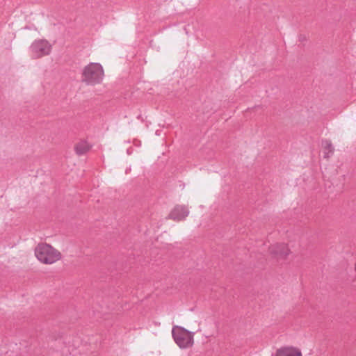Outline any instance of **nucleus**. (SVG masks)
<instances>
[{"label":"nucleus","instance_id":"nucleus-8","mask_svg":"<svg viewBox=\"0 0 356 356\" xmlns=\"http://www.w3.org/2000/svg\"><path fill=\"white\" fill-rule=\"evenodd\" d=\"M74 149L77 154H83L90 150V145L85 141H81L76 144Z\"/></svg>","mask_w":356,"mask_h":356},{"label":"nucleus","instance_id":"nucleus-9","mask_svg":"<svg viewBox=\"0 0 356 356\" xmlns=\"http://www.w3.org/2000/svg\"><path fill=\"white\" fill-rule=\"evenodd\" d=\"M322 150L324 154V156L326 158L330 157V156L333 153L334 148L330 141L325 140L322 143Z\"/></svg>","mask_w":356,"mask_h":356},{"label":"nucleus","instance_id":"nucleus-4","mask_svg":"<svg viewBox=\"0 0 356 356\" xmlns=\"http://www.w3.org/2000/svg\"><path fill=\"white\" fill-rule=\"evenodd\" d=\"M269 256L277 261L286 259L291 254L289 245L284 242H278L271 244L268 247Z\"/></svg>","mask_w":356,"mask_h":356},{"label":"nucleus","instance_id":"nucleus-7","mask_svg":"<svg viewBox=\"0 0 356 356\" xmlns=\"http://www.w3.org/2000/svg\"><path fill=\"white\" fill-rule=\"evenodd\" d=\"M188 210L184 206H176L170 213V217L173 220H181L188 215Z\"/></svg>","mask_w":356,"mask_h":356},{"label":"nucleus","instance_id":"nucleus-3","mask_svg":"<svg viewBox=\"0 0 356 356\" xmlns=\"http://www.w3.org/2000/svg\"><path fill=\"white\" fill-rule=\"evenodd\" d=\"M172 335L180 348H188L193 344V334L181 326H174L172 330Z\"/></svg>","mask_w":356,"mask_h":356},{"label":"nucleus","instance_id":"nucleus-5","mask_svg":"<svg viewBox=\"0 0 356 356\" xmlns=\"http://www.w3.org/2000/svg\"><path fill=\"white\" fill-rule=\"evenodd\" d=\"M31 48L33 56L38 58L49 55L52 50V45L45 39H38L32 43Z\"/></svg>","mask_w":356,"mask_h":356},{"label":"nucleus","instance_id":"nucleus-1","mask_svg":"<svg viewBox=\"0 0 356 356\" xmlns=\"http://www.w3.org/2000/svg\"><path fill=\"white\" fill-rule=\"evenodd\" d=\"M35 254L44 264H52L61 259V253L47 243L38 244L35 248Z\"/></svg>","mask_w":356,"mask_h":356},{"label":"nucleus","instance_id":"nucleus-6","mask_svg":"<svg viewBox=\"0 0 356 356\" xmlns=\"http://www.w3.org/2000/svg\"><path fill=\"white\" fill-rule=\"evenodd\" d=\"M275 356H302V353L298 347L286 346L279 348Z\"/></svg>","mask_w":356,"mask_h":356},{"label":"nucleus","instance_id":"nucleus-2","mask_svg":"<svg viewBox=\"0 0 356 356\" xmlns=\"http://www.w3.org/2000/svg\"><path fill=\"white\" fill-rule=\"evenodd\" d=\"M104 75L103 67L97 63L88 64L82 71L83 81L90 85H95L102 82Z\"/></svg>","mask_w":356,"mask_h":356}]
</instances>
